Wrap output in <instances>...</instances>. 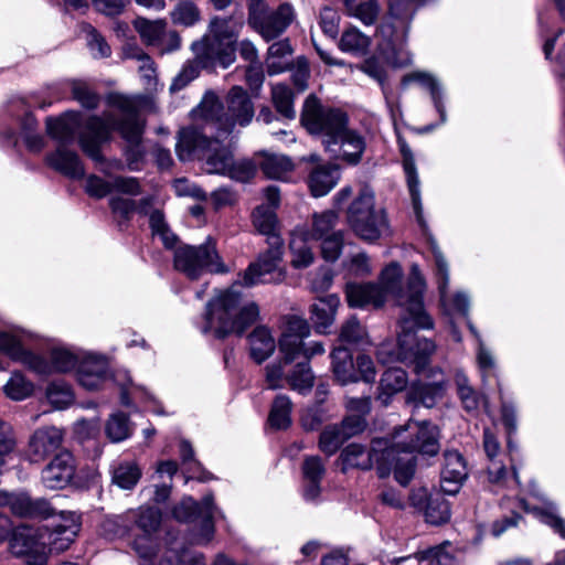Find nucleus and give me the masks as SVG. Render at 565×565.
<instances>
[{"label":"nucleus","instance_id":"nucleus-61","mask_svg":"<svg viewBox=\"0 0 565 565\" xmlns=\"http://www.w3.org/2000/svg\"><path fill=\"white\" fill-rule=\"evenodd\" d=\"M113 192L137 196L141 194V185L135 177L114 175L111 177Z\"/></svg>","mask_w":565,"mask_h":565},{"label":"nucleus","instance_id":"nucleus-45","mask_svg":"<svg viewBox=\"0 0 565 565\" xmlns=\"http://www.w3.org/2000/svg\"><path fill=\"white\" fill-rule=\"evenodd\" d=\"M407 384V374L401 367H390L381 376L380 388L382 394L387 395V398L403 391Z\"/></svg>","mask_w":565,"mask_h":565},{"label":"nucleus","instance_id":"nucleus-42","mask_svg":"<svg viewBox=\"0 0 565 565\" xmlns=\"http://www.w3.org/2000/svg\"><path fill=\"white\" fill-rule=\"evenodd\" d=\"M166 558L171 565H205L203 555L185 547L183 543H171Z\"/></svg>","mask_w":565,"mask_h":565},{"label":"nucleus","instance_id":"nucleus-37","mask_svg":"<svg viewBox=\"0 0 565 565\" xmlns=\"http://www.w3.org/2000/svg\"><path fill=\"white\" fill-rule=\"evenodd\" d=\"M252 218L256 231L267 236V243H269L270 236H280L278 234L277 215L273 209L259 205L253 211Z\"/></svg>","mask_w":565,"mask_h":565},{"label":"nucleus","instance_id":"nucleus-62","mask_svg":"<svg viewBox=\"0 0 565 565\" xmlns=\"http://www.w3.org/2000/svg\"><path fill=\"white\" fill-rule=\"evenodd\" d=\"M339 22L340 15L334 9L330 7H324L320 11L321 30L327 36H329L332 40H334L338 36Z\"/></svg>","mask_w":565,"mask_h":565},{"label":"nucleus","instance_id":"nucleus-64","mask_svg":"<svg viewBox=\"0 0 565 565\" xmlns=\"http://www.w3.org/2000/svg\"><path fill=\"white\" fill-rule=\"evenodd\" d=\"M302 473L305 480L321 481L326 467L319 456H307L302 462Z\"/></svg>","mask_w":565,"mask_h":565},{"label":"nucleus","instance_id":"nucleus-48","mask_svg":"<svg viewBox=\"0 0 565 565\" xmlns=\"http://www.w3.org/2000/svg\"><path fill=\"white\" fill-rule=\"evenodd\" d=\"M348 440L338 427V424L329 425L320 434L319 448L327 456H331Z\"/></svg>","mask_w":565,"mask_h":565},{"label":"nucleus","instance_id":"nucleus-51","mask_svg":"<svg viewBox=\"0 0 565 565\" xmlns=\"http://www.w3.org/2000/svg\"><path fill=\"white\" fill-rule=\"evenodd\" d=\"M450 519L449 503L445 499L426 500V524L441 525Z\"/></svg>","mask_w":565,"mask_h":565},{"label":"nucleus","instance_id":"nucleus-50","mask_svg":"<svg viewBox=\"0 0 565 565\" xmlns=\"http://www.w3.org/2000/svg\"><path fill=\"white\" fill-rule=\"evenodd\" d=\"M33 384L19 372L13 373L4 385V393L14 401H22L33 393Z\"/></svg>","mask_w":565,"mask_h":565},{"label":"nucleus","instance_id":"nucleus-52","mask_svg":"<svg viewBox=\"0 0 565 565\" xmlns=\"http://www.w3.org/2000/svg\"><path fill=\"white\" fill-rule=\"evenodd\" d=\"M174 24L192 26L200 20V10L191 1H181L170 13Z\"/></svg>","mask_w":565,"mask_h":565},{"label":"nucleus","instance_id":"nucleus-55","mask_svg":"<svg viewBox=\"0 0 565 565\" xmlns=\"http://www.w3.org/2000/svg\"><path fill=\"white\" fill-rule=\"evenodd\" d=\"M321 241V254L323 258L328 262L337 260L343 248L344 239L342 231L332 232Z\"/></svg>","mask_w":565,"mask_h":565},{"label":"nucleus","instance_id":"nucleus-53","mask_svg":"<svg viewBox=\"0 0 565 565\" xmlns=\"http://www.w3.org/2000/svg\"><path fill=\"white\" fill-rule=\"evenodd\" d=\"M200 68L204 67L199 62L196 56L194 61L186 62L182 66L178 75L173 78L172 84L170 85V90L174 93L186 87L192 81H194L199 76Z\"/></svg>","mask_w":565,"mask_h":565},{"label":"nucleus","instance_id":"nucleus-32","mask_svg":"<svg viewBox=\"0 0 565 565\" xmlns=\"http://www.w3.org/2000/svg\"><path fill=\"white\" fill-rule=\"evenodd\" d=\"M339 49L354 56L365 55L371 45L370 36L362 33L358 28L345 29L339 41Z\"/></svg>","mask_w":565,"mask_h":565},{"label":"nucleus","instance_id":"nucleus-29","mask_svg":"<svg viewBox=\"0 0 565 565\" xmlns=\"http://www.w3.org/2000/svg\"><path fill=\"white\" fill-rule=\"evenodd\" d=\"M331 366L335 380L341 385L354 383L359 381L352 353L345 347H337L332 350L331 354Z\"/></svg>","mask_w":565,"mask_h":565},{"label":"nucleus","instance_id":"nucleus-34","mask_svg":"<svg viewBox=\"0 0 565 565\" xmlns=\"http://www.w3.org/2000/svg\"><path fill=\"white\" fill-rule=\"evenodd\" d=\"M292 403L285 394L275 397L268 415V424L273 429L284 430L291 425Z\"/></svg>","mask_w":565,"mask_h":565},{"label":"nucleus","instance_id":"nucleus-54","mask_svg":"<svg viewBox=\"0 0 565 565\" xmlns=\"http://www.w3.org/2000/svg\"><path fill=\"white\" fill-rule=\"evenodd\" d=\"M446 547H450L449 544L444 546H436L426 550V562L428 565H463L461 562V554H455Z\"/></svg>","mask_w":565,"mask_h":565},{"label":"nucleus","instance_id":"nucleus-41","mask_svg":"<svg viewBox=\"0 0 565 565\" xmlns=\"http://www.w3.org/2000/svg\"><path fill=\"white\" fill-rule=\"evenodd\" d=\"M106 436L113 443H120L132 434L129 417L121 412L113 414L105 426Z\"/></svg>","mask_w":565,"mask_h":565},{"label":"nucleus","instance_id":"nucleus-2","mask_svg":"<svg viewBox=\"0 0 565 565\" xmlns=\"http://www.w3.org/2000/svg\"><path fill=\"white\" fill-rule=\"evenodd\" d=\"M423 450L424 423L409 419L404 426L395 428L392 440L374 438L367 452L362 445L350 444L342 449L340 458L343 470H370L375 466L381 479L388 477L394 470L396 481L406 487L415 475L414 452L422 454Z\"/></svg>","mask_w":565,"mask_h":565},{"label":"nucleus","instance_id":"nucleus-25","mask_svg":"<svg viewBox=\"0 0 565 565\" xmlns=\"http://www.w3.org/2000/svg\"><path fill=\"white\" fill-rule=\"evenodd\" d=\"M339 305L340 298L335 294L317 298L316 301L310 305L309 319L317 332L328 333V329L334 321Z\"/></svg>","mask_w":565,"mask_h":565},{"label":"nucleus","instance_id":"nucleus-19","mask_svg":"<svg viewBox=\"0 0 565 565\" xmlns=\"http://www.w3.org/2000/svg\"><path fill=\"white\" fill-rule=\"evenodd\" d=\"M76 472V461L73 454L62 449L42 469L41 481L51 490H60L67 487Z\"/></svg>","mask_w":565,"mask_h":565},{"label":"nucleus","instance_id":"nucleus-58","mask_svg":"<svg viewBox=\"0 0 565 565\" xmlns=\"http://www.w3.org/2000/svg\"><path fill=\"white\" fill-rule=\"evenodd\" d=\"M365 335V330L356 319V317H350L341 327L339 340L341 343L356 344Z\"/></svg>","mask_w":565,"mask_h":565},{"label":"nucleus","instance_id":"nucleus-57","mask_svg":"<svg viewBox=\"0 0 565 565\" xmlns=\"http://www.w3.org/2000/svg\"><path fill=\"white\" fill-rule=\"evenodd\" d=\"M108 371V362L104 356L87 354L83 356L76 367V372L106 376Z\"/></svg>","mask_w":565,"mask_h":565},{"label":"nucleus","instance_id":"nucleus-40","mask_svg":"<svg viewBox=\"0 0 565 565\" xmlns=\"http://www.w3.org/2000/svg\"><path fill=\"white\" fill-rule=\"evenodd\" d=\"M125 54L128 58L137 60L140 64L138 71L145 85L152 87L156 85V68L151 57L137 46H127Z\"/></svg>","mask_w":565,"mask_h":565},{"label":"nucleus","instance_id":"nucleus-4","mask_svg":"<svg viewBox=\"0 0 565 565\" xmlns=\"http://www.w3.org/2000/svg\"><path fill=\"white\" fill-rule=\"evenodd\" d=\"M109 104L120 111V116L107 114L104 118L88 117L85 129L79 135V147L95 163L105 164L102 146L110 139L113 131H118L126 141L124 156L128 170L139 171L146 154L142 146L146 122L135 99L114 95L109 98Z\"/></svg>","mask_w":565,"mask_h":565},{"label":"nucleus","instance_id":"nucleus-15","mask_svg":"<svg viewBox=\"0 0 565 565\" xmlns=\"http://www.w3.org/2000/svg\"><path fill=\"white\" fill-rule=\"evenodd\" d=\"M426 243L433 253L435 260V276L437 279L440 303L445 311H457L467 317L469 313L470 298L466 292H456L451 298L447 296V288L449 284V264L438 247L435 239L426 234Z\"/></svg>","mask_w":565,"mask_h":565},{"label":"nucleus","instance_id":"nucleus-5","mask_svg":"<svg viewBox=\"0 0 565 565\" xmlns=\"http://www.w3.org/2000/svg\"><path fill=\"white\" fill-rule=\"evenodd\" d=\"M175 152L181 161H204V170L210 174H223L239 182H247L256 173V166L252 160H235L230 148L224 146L221 139L209 137L194 126L179 131Z\"/></svg>","mask_w":565,"mask_h":565},{"label":"nucleus","instance_id":"nucleus-21","mask_svg":"<svg viewBox=\"0 0 565 565\" xmlns=\"http://www.w3.org/2000/svg\"><path fill=\"white\" fill-rule=\"evenodd\" d=\"M397 145L402 156V168L405 175V183L409 194L413 211L416 215L419 226H424V217L422 212V195L419 173L415 163L414 153L405 139L398 134Z\"/></svg>","mask_w":565,"mask_h":565},{"label":"nucleus","instance_id":"nucleus-43","mask_svg":"<svg viewBox=\"0 0 565 565\" xmlns=\"http://www.w3.org/2000/svg\"><path fill=\"white\" fill-rule=\"evenodd\" d=\"M135 28L140 36L150 45H159L163 41L166 22L163 20H148L146 18H137Z\"/></svg>","mask_w":565,"mask_h":565},{"label":"nucleus","instance_id":"nucleus-31","mask_svg":"<svg viewBox=\"0 0 565 565\" xmlns=\"http://www.w3.org/2000/svg\"><path fill=\"white\" fill-rule=\"evenodd\" d=\"M249 355L257 364L265 362L276 349V341L265 326L256 327L247 337Z\"/></svg>","mask_w":565,"mask_h":565},{"label":"nucleus","instance_id":"nucleus-26","mask_svg":"<svg viewBox=\"0 0 565 565\" xmlns=\"http://www.w3.org/2000/svg\"><path fill=\"white\" fill-rule=\"evenodd\" d=\"M111 483L121 490H132L142 477V468L135 459H119L110 465Z\"/></svg>","mask_w":565,"mask_h":565},{"label":"nucleus","instance_id":"nucleus-39","mask_svg":"<svg viewBox=\"0 0 565 565\" xmlns=\"http://www.w3.org/2000/svg\"><path fill=\"white\" fill-rule=\"evenodd\" d=\"M289 248L292 255L291 265L295 268H306L313 262V253L307 243V235L292 234Z\"/></svg>","mask_w":565,"mask_h":565},{"label":"nucleus","instance_id":"nucleus-10","mask_svg":"<svg viewBox=\"0 0 565 565\" xmlns=\"http://www.w3.org/2000/svg\"><path fill=\"white\" fill-rule=\"evenodd\" d=\"M0 351L39 375H47L53 371L65 373L76 369L79 362L77 355L62 348L51 351L49 362L43 356L26 350L19 337L7 331L0 332Z\"/></svg>","mask_w":565,"mask_h":565},{"label":"nucleus","instance_id":"nucleus-47","mask_svg":"<svg viewBox=\"0 0 565 565\" xmlns=\"http://www.w3.org/2000/svg\"><path fill=\"white\" fill-rule=\"evenodd\" d=\"M46 397L56 409H64L74 401L71 386L64 382H52L46 388Z\"/></svg>","mask_w":565,"mask_h":565},{"label":"nucleus","instance_id":"nucleus-56","mask_svg":"<svg viewBox=\"0 0 565 565\" xmlns=\"http://www.w3.org/2000/svg\"><path fill=\"white\" fill-rule=\"evenodd\" d=\"M84 31L87 33V45L94 57L104 58L111 54L110 46L95 28L86 24Z\"/></svg>","mask_w":565,"mask_h":565},{"label":"nucleus","instance_id":"nucleus-9","mask_svg":"<svg viewBox=\"0 0 565 565\" xmlns=\"http://www.w3.org/2000/svg\"><path fill=\"white\" fill-rule=\"evenodd\" d=\"M8 505L20 518L46 520L57 515L61 523L55 525V533L64 537L56 550L66 548L78 532V515L70 511H57L53 502L45 498H33L26 492L13 493L8 498Z\"/></svg>","mask_w":565,"mask_h":565},{"label":"nucleus","instance_id":"nucleus-35","mask_svg":"<svg viewBox=\"0 0 565 565\" xmlns=\"http://www.w3.org/2000/svg\"><path fill=\"white\" fill-rule=\"evenodd\" d=\"M259 167L267 178L277 180L284 179L294 169L289 157L275 153H265Z\"/></svg>","mask_w":565,"mask_h":565},{"label":"nucleus","instance_id":"nucleus-38","mask_svg":"<svg viewBox=\"0 0 565 565\" xmlns=\"http://www.w3.org/2000/svg\"><path fill=\"white\" fill-rule=\"evenodd\" d=\"M520 502L525 510L533 512L542 523L548 525L555 533L565 539V521L558 515L557 507L554 503L530 509L524 500Z\"/></svg>","mask_w":565,"mask_h":565},{"label":"nucleus","instance_id":"nucleus-23","mask_svg":"<svg viewBox=\"0 0 565 565\" xmlns=\"http://www.w3.org/2000/svg\"><path fill=\"white\" fill-rule=\"evenodd\" d=\"M440 471V490L454 495L459 492L462 482L468 476L466 462L461 454L456 450H445Z\"/></svg>","mask_w":565,"mask_h":565},{"label":"nucleus","instance_id":"nucleus-44","mask_svg":"<svg viewBox=\"0 0 565 565\" xmlns=\"http://www.w3.org/2000/svg\"><path fill=\"white\" fill-rule=\"evenodd\" d=\"M338 222V214L328 210L321 213H315L312 215V228L307 235L312 239L320 241L326 236H329Z\"/></svg>","mask_w":565,"mask_h":565},{"label":"nucleus","instance_id":"nucleus-24","mask_svg":"<svg viewBox=\"0 0 565 565\" xmlns=\"http://www.w3.org/2000/svg\"><path fill=\"white\" fill-rule=\"evenodd\" d=\"M347 300L350 307L364 308L373 306L380 308L385 302L384 291L374 282H349L345 287Z\"/></svg>","mask_w":565,"mask_h":565},{"label":"nucleus","instance_id":"nucleus-1","mask_svg":"<svg viewBox=\"0 0 565 565\" xmlns=\"http://www.w3.org/2000/svg\"><path fill=\"white\" fill-rule=\"evenodd\" d=\"M267 250L252 263L244 273L243 280L220 292L207 301L200 330L223 340L230 334L242 335L256 322L259 308L255 302L243 303L239 286L253 287L258 284H276L285 278L280 267L284 243L280 236H270Z\"/></svg>","mask_w":565,"mask_h":565},{"label":"nucleus","instance_id":"nucleus-36","mask_svg":"<svg viewBox=\"0 0 565 565\" xmlns=\"http://www.w3.org/2000/svg\"><path fill=\"white\" fill-rule=\"evenodd\" d=\"M297 363L294 370L286 376L289 386L301 393L306 394L311 391L315 382V375L309 365V361L305 359L296 360Z\"/></svg>","mask_w":565,"mask_h":565},{"label":"nucleus","instance_id":"nucleus-3","mask_svg":"<svg viewBox=\"0 0 565 565\" xmlns=\"http://www.w3.org/2000/svg\"><path fill=\"white\" fill-rule=\"evenodd\" d=\"M403 269L397 262L388 264L381 273L380 287L384 297L391 295L403 308L398 333L396 360L413 361L415 369H424V347L419 332L424 329V279L420 266L412 264L405 287L402 285Z\"/></svg>","mask_w":565,"mask_h":565},{"label":"nucleus","instance_id":"nucleus-30","mask_svg":"<svg viewBox=\"0 0 565 565\" xmlns=\"http://www.w3.org/2000/svg\"><path fill=\"white\" fill-rule=\"evenodd\" d=\"M9 546L13 555L26 557L45 550L44 543L38 540L34 530L28 526L12 530Z\"/></svg>","mask_w":565,"mask_h":565},{"label":"nucleus","instance_id":"nucleus-14","mask_svg":"<svg viewBox=\"0 0 565 565\" xmlns=\"http://www.w3.org/2000/svg\"><path fill=\"white\" fill-rule=\"evenodd\" d=\"M220 513L214 504L212 493L205 494L201 501L191 497L183 498L172 510V514L178 521H199L198 542L201 544H206L212 540L215 530L214 515Z\"/></svg>","mask_w":565,"mask_h":565},{"label":"nucleus","instance_id":"nucleus-46","mask_svg":"<svg viewBox=\"0 0 565 565\" xmlns=\"http://www.w3.org/2000/svg\"><path fill=\"white\" fill-rule=\"evenodd\" d=\"M456 386L457 394L463 408L469 413L478 411L480 405V396L478 392L469 384L468 377L463 373H457Z\"/></svg>","mask_w":565,"mask_h":565},{"label":"nucleus","instance_id":"nucleus-63","mask_svg":"<svg viewBox=\"0 0 565 565\" xmlns=\"http://www.w3.org/2000/svg\"><path fill=\"white\" fill-rule=\"evenodd\" d=\"M85 190L88 195L103 199L113 193L111 178L105 180L98 175L92 174L86 180Z\"/></svg>","mask_w":565,"mask_h":565},{"label":"nucleus","instance_id":"nucleus-20","mask_svg":"<svg viewBox=\"0 0 565 565\" xmlns=\"http://www.w3.org/2000/svg\"><path fill=\"white\" fill-rule=\"evenodd\" d=\"M310 335V326L306 319L289 316L286 328L278 341L280 354L285 363H294L303 353V340Z\"/></svg>","mask_w":565,"mask_h":565},{"label":"nucleus","instance_id":"nucleus-22","mask_svg":"<svg viewBox=\"0 0 565 565\" xmlns=\"http://www.w3.org/2000/svg\"><path fill=\"white\" fill-rule=\"evenodd\" d=\"M294 18L292 7L284 3L274 12L268 10L257 20L249 22V25L256 30L265 41L269 42L280 36L289 26Z\"/></svg>","mask_w":565,"mask_h":565},{"label":"nucleus","instance_id":"nucleus-27","mask_svg":"<svg viewBox=\"0 0 565 565\" xmlns=\"http://www.w3.org/2000/svg\"><path fill=\"white\" fill-rule=\"evenodd\" d=\"M436 345L426 340V358L435 352ZM447 391V377L441 369L428 367L426 362V408L434 406Z\"/></svg>","mask_w":565,"mask_h":565},{"label":"nucleus","instance_id":"nucleus-12","mask_svg":"<svg viewBox=\"0 0 565 565\" xmlns=\"http://www.w3.org/2000/svg\"><path fill=\"white\" fill-rule=\"evenodd\" d=\"M300 121L309 134L320 137L326 150L349 125V116L340 108L324 106L315 94H310L303 102Z\"/></svg>","mask_w":565,"mask_h":565},{"label":"nucleus","instance_id":"nucleus-16","mask_svg":"<svg viewBox=\"0 0 565 565\" xmlns=\"http://www.w3.org/2000/svg\"><path fill=\"white\" fill-rule=\"evenodd\" d=\"M134 515L135 524L141 531L134 541V548L140 557L150 559L158 550L157 533L161 526V511L154 507H141Z\"/></svg>","mask_w":565,"mask_h":565},{"label":"nucleus","instance_id":"nucleus-60","mask_svg":"<svg viewBox=\"0 0 565 565\" xmlns=\"http://www.w3.org/2000/svg\"><path fill=\"white\" fill-rule=\"evenodd\" d=\"M487 481L490 487V491L497 492L507 486L509 478L507 468L498 461H491L487 469Z\"/></svg>","mask_w":565,"mask_h":565},{"label":"nucleus","instance_id":"nucleus-6","mask_svg":"<svg viewBox=\"0 0 565 565\" xmlns=\"http://www.w3.org/2000/svg\"><path fill=\"white\" fill-rule=\"evenodd\" d=\"M203 120L201 132L212 138L225 139L236 124L247 126L254 117V105L248 93L241 86H234L226 96V110L218 96L207 90L196 109L193 110Z\"/></svg>","mask_w":565,"mask_h":565},{"label":"nucleus","instance_id":"nucleus-49","mask_svg":"<svg viewBox=\"0 0 565 565\" xmlns=\"http://www.w3.org/2000/svg\"><path fill=\"white\" fill-rule=\"evenodd\" d=\"M109 207L111 213L118 220V226L124 228L130 222L136 211V200L126 199L119 195L109 199Z\"/></svg>","mask_w":565,"mask_h":565},{"label":"nucleus","instance_id":"nucleus-17","mask_svg":"<svg viewBox=\"0 0 565 565\" xmlns=\"http://www.w3.org/2000/svg\"><path fill=\"white\" fill-rule=\"evenodd\" d=\"M366 149V140L362 132L349 128V125L327 146L326 151L333 159L356 166L361 162Z\"/></svg>","mask_w":565,"mask_h":565},{"label":"nucleus","instance_id":"nucleus-18","mask_svg":"<svg viewBox=\"0 0 565 565\" xmlns=\"http://www.w3.org/2000/svg\"><path fill=\"white\" fill-rule=\"evenodd\" d=\"M63 431L54 426L38 428L29 438L25 450L30 462L39 463L62 450Z\"/></svg>","mask_w":565,"mask_h":565},{"label":"nucleus","instance_id":"nucleus-59","mask_svg":"<svg viewBox=\"0 0 565 565\" xmlns=\"http://www.w3.org/2000/svg\"><path fill=\"white\" fill-rule=\"evenodd\" d=\"M72 95L83 107L95 109L99 104V96L84 82H73Z\"/></svg>","mask_w":565,"mask_h":565},{"label":"nucleus","instance_id":"nucleus-11","mask_svg":"<svg viewBox=\"0 0 565 565\" xmlns=\"http://www.w3.org/2000/svg\"><path fill=\"white\" fill-rule=\"evenodd\" d=\"M173 266L191 280H198L204 274L228 271L217 252L216 243L211 236L200 245H179L173 252Z\"/></svg>","mask_w":565,"mask_h":565},{"label":"nucleus","instance_id":"nucleus-28","mask_svg":"<svg viewBox=\"0 0 565 565\" xmlns=\"http://www.w3.org/2000/svg\"><path fill=\"white\" fill-rule=\"evenodd\" d=\"M340 180V170L335 164H321L312 169L308 177V186L316 198L328 194Z\"/></svg>","mask_w":565,"mask_h":565},{"label":"nucleus","instance_id":"nucleus-33","mask_svg":"<svg viewBox=\"0 0 565 565\" xmlns=\"http://www.w3.org/2000/svg\"><path fill=\"white\" fill-rule=\"evenodd\" d=\"M271 102L276 113L285 120H294L296 118L295 93L286 84H276L271 87Z\"/></svg>","mask_w":565,"mask_h":565},{"label":"nucleus","instance_id":"nucleus-7","mask_svg":"<svg viewBox=\"0 0 565 565\" xmlns=\"http://www.w3.org/2000/svg\"><path fill=\"white\" fill-rule=\"evenodd\" d=\"M84 129L85 124L83 125L79 111L70 110L57 118H46V132L58 143L55 151L45 157V162L50 168L72 179L84 177L85 171L78 154L67 149V146L72 145L76 137L79 140V135Z\"/></svg>","mask_w":565,"mask_h":565},{"label":"nucleus","instance_id":"nucleus-8","mask_svg":"<svg viewBox=\"0 0 565 565\" xmlns=\"http://www.w3.org/2000/svg\"><path fill=\"white\" fill-rule=\"evenodd\" d=\"M242 19L215 17L210 22V35L192 43L191 49L203 67L227 68L236 58V38Z\"/></svg>","mask_w":565,"mask_h":565},{"label":"nucleus","instance_id":"nucleus-13","mask_svg":"<svg viewBox=\"0 0 565 565\" xmlns=\"http://www.w3.org/2000/svg\"><path fill=\"white\" fill-rule=\"evenodd\" d=\"M374 193L364 188L350 204L348 223L354 233L364 241L374 242L387 230L388 221L384 209L375 207Z\"/></svg>","mask_w":565,"mask_h":565}]
</instances>
